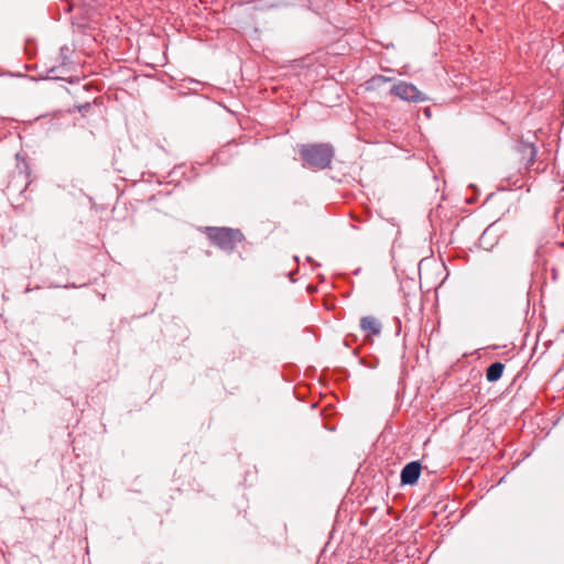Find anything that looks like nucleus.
Segmentation results:
<instances>
[{
	"label": "nucleus",
	"instance_id": "obj_4",
	"mask_svg": "<svg viewBox=\"0 0 564 564\" xmlns=\"http://www.w3.org/2000/svg\"><path fill=\"white\" fill-rule=\"evenodd\" d=\"M360 328L365 334V339L372 341V336L381 335L382 322L376 315H367L360 319Z\"/></svg>",
	"mask_w": 564,
	"mask_h": 564
},
{
	"label": "nucleus",
	"instance_id": "obj_6",
	"mask_svg": "<svg viewBox=\"0 0 564 564\" xmlns=\"http://www.w3.org/2000/svg\"><path fill=\"white\" fill-rule=\"evenodd\" d=\"M505 369V365L501 362H494L491 364L486 371V379L489 382H495L499 380L502 376Z\"/></svg>",
	"mask_w": 564,
	"mask_h": 564
},
{
	"label": "nucleus",
	"instance_id": "obj_1",
	"mask_svg": "<svg viewBox=\"0 0 564 564\" xmlns=\"http://www.w3.org/2000/svg\"><path fill=\"white\" fill-rule=\"evenodd\" d=\"M301 154L311 167L323 170L330 165L334 150L328 144H308L302 148Z\"/></svg>",
	"mask_w": 564,
	"mask_h": 564
},
{
	"label": "nucleus",
	"instance_id": "obj_2",
	"mask_svg": "<svg viewBox=\"0 0 564 564\" xmlns=\"http://www.w3.org/2000/svg\"><path fill=\"white\" fill-rule=\"evenodd\" d=\"M207 237L220 249L232 251L237 243L243 240V235L238 229L231 228H206Z\"/></svg>",
	"mask_w": 564,
	"mask_h": 564
},
{
	"label": "nucleus",
	"instance_id": "obj_3",
	"mask_svg": "<svg viewBox=\"0 0 564 564\" xmlns=\"http://www.w3.org/2000/svg\"><path fill=\"white\" fill-rule=\"evenodd\" d=\"M391 94L395 95L402 100L420 102L426 99L424 93L419 90L414 85L405 82H400L391 88Z\"/></svg>",
	"mask_w": 564,
	"mask_h": 564
},
{
	"label": "nucleus",
	"instance_id": "obj_8",
	"mask_svg": "<svg viewBox=\"0 0 564 564\" xmlns=\"http://www.w3.org/2000/svg\"><path fill=\"white\" fill-rule=\"evenodd\" d=\"M522 153L524 156L529 158V163H532L535 158V148L532 144H524L522 147Z\"/></svg>",
	"mask_w": 564,
	"mask_h": 564
},
{
	"label": "nucleus",
	"instance_id": "obj_7",
	"mask_svg": "<svg viewBox=\"0 0 564 564\" xmlns=\"http://www.w3.org/2000/svg\"><path fill=\"white\" fill-rule=\"evenodd\" d=\"M390 79L382 75L373 76L371 79H369L366 85L368 90H376L380 88L382 85L388 83Z\"/></svg>",
	"mask_w": 564,
	"mask_h": 564
},
{
	"label": "nucleus",
	"instance_id": "obj_5",
	"mask_svg": "<svg viewBox=\"0 0 564 564\" xmlns=\"http://www.w3.org/2000/svg\"><path fill=\"white\" fill-rule=\"evenodd\" d=\"M422 466L420 462H411L406 464L401 470V484L414 485L419 480L421 475Z\"/></svg>",
	"mask_w": 564,
	"mask_h": 564
}]
</instances>
